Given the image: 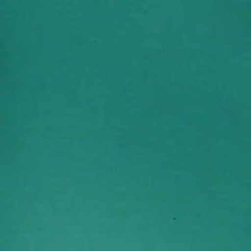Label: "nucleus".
I'll return each instance as SVG.
<instances>
[{"mask_svg":"<svg viewBox=\"0 0 251 251\" xmlns=\"http://www.w3.org/2000/svg\"><path fill=\"white\" fill-rule=\"evenodd\" d=\"M212 49H215V50H226V49H229V48H205V59L206 58V53H207V52L208 51V50H212ZM204 125H205V126H210L207 120H206V112H205V124H204ZM217 126H224V125H217Z\"/></svg>","mask_w":251,"mask_h":251,"instance_id":"nucleus-1","label":"nucleus"},{"mask_svg":"<svg viewBox=\"0 0 251 251\" xmlns=\"http://www.w3.org/2000/svg\"><path fill=\"white\" fill-rule=\"evenodd\" d=\"M204 194H206V192H204Z\"/></svg>","mask_w":251,"mask_h":251,"instance_id":"nucleus-5","label":"nucleus"},{"mask_svg":"<svg viewBox=\"0 0 251 251\" xmlns=\"http://www.w3.org/2000/svg\"><path fill=\"white\" fill-rule=\"evenodd\" d=\"M204 216H205V217L206 216V215H205V214L204 215Z\"/></svg>","mask_w":251,"mask_h":251,"instance_id":"nucleus-6","label":"nucleus"},{"mask_svg":"<svg viewBox=\"0 0 251 251\" xmlns=\"http://www.w3.org/2000/svg\"><path fill=\"white\" fill-rule=\"evenodd\" d=\"M204 173H205V174L206 173V172H205V171L204 172Z\"/></svg>","mask_w":251,"mask_h":251,"instance_id":"nucleus-4","label":"nucleus"},{"mask_svg":"<svg viewBox=\"0 0 251 251\" xmlns=\"http://www.w3.org/2000/svg\"><path fill=\"white\" fill-rule=\"evenodd\" d=\"M204 246H206V243H204Z\"/></svg>","mask_w":251,"mask_h":251,"instance_id":"nucleus-2","label":"nucleus"},{"mask_svg":"<svg viewBox=\"0 0 251 251\" xmlns=\"http://www.w3.org/2000/svg\"><path fill=\"white\" fill-rule=\"evenodd\" d=\"M204 227H206V226H205V225L204 226Z\"/></svg>","mask_w":251,"mask_h":251,"instance_id":"nucleus-7","label":"nucleus"},{"mask_svg":"<svg viewBox=\"0 0 251 251\" xmlns=\"http://www.w3.org/2000/svg\"><path fill=\"white\" fill-rule=\"evenodd\" d=\"M204 246H206V243H204Z\"/></svg>","mask_w":251,"mask_h":251,"instance_id":"nucleus-3","label":"nucleus"}]
</instances>
